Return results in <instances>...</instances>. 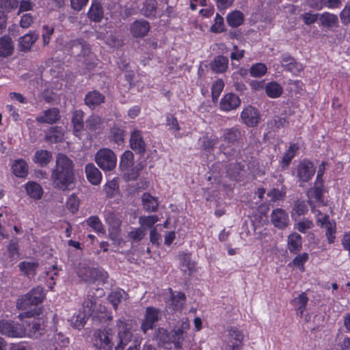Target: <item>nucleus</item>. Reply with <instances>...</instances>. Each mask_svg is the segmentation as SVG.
I'll return each instance as SVG.
<instances>
[{
	"instance_id": "ea45409f",
	"label": "nucleus",
	"mask_w": 350,
	"mask_h": 350,
	"mask_svg": "<svg viewBox=\"0 0 350 350\" xmlns=\"http://www.w3.org/2000/svg\"><path fill=\"white\" fill-rule=\"evenodd\" d=\"M144 208L146 211L155 212L158 208L157 200L148 193H145L142 198Z\"/></svg>"
},
{
	"instance_id": "a18cd8bd",
	"label": "nucleus",
	"mask_w": 350,
	"mask_h": 350,
	"mask_svg": "<svg viewBox=\"0 0 350 350\" xmlns=\"http://www.w3.org/2000/svg\"><path fill=\"white\" fill-rule=\"evenodd\" d=\"M63 132L59 127H52L46 135V139L51 143H57L62 140Z\"/></svg>"
},
{
	"instance_id": "4be33fe9",
	"label": "nucleus",
	"mask_w": 350,
	"mask_h": 350,
	"mask_svg": "<svg viewBox=\"0 0 350 350\" xmlns=\"http://www.w3.org/2000/svg\"><path fill=\"white\" fill-rule=\"evenodd\" d=\"M241 131L238 126H233L224 129L221 140L229 145H232L241 137Z\"/></svg>"
},
{
	"instance_id": "2f4dec72",
	"label": "nucleus",
	"mask_w": 350,
	"mask_h": 350,
	"mask_svg": "<svg viewBox=\"0 0 350 350\" xmlns=\"http://www.w3.org/2000/svg\"><path fill=\"white\" fill-rule=\"evenodd\" d=\"M52 159V154L46 150H38L35 152L33 161L41 167L47 165Z\"/></svg>"
},
{
	"instance_id": "473e14b6",
	"label": "nucleus",
	"mask_w": 350,
	"mask_h": 350,
	"mask_svg": "<svg viewBox=\"0 0 350 350\" xmlns=\"http://www.w3.org/2000/svg\"><path fill=\"white\" fill-rule=\"evenodd\" d=\"M103 14L101 4L98 1L93 2L88 13L89 18L94 22H100L103 18Z\"/></svg>"
},
{
	"instance_id": "680f3d73",
	"label": "nucleus",
	"mask_w": 350,
	"mask_h": 350,
	"mask_svg": "<svg viewBox=\"0 0 350 350\" xmlns=\"http://www.w3.org/2000/svg\"><path fill=\"white\" fill-rule=\"evenodd\" d=\"M105 42L111 47H119L123 44V40L118 35L112 32L106 38Z\"/></svg>"
},
{
	"instance_id": "603ef678",
	"label": "nucleus",
	"mask_w": 350,
	"mask_h": 350,
	"mask_svg": "<svg viewBox=\"0 0 350 350\" xmlns=\"http://www.w3.org/2000/svg\"><path fill=\"white\" fill-rule=\"evenodd\" d=\"M118 183L117 180L113 179L108 181L105 185L103 190L107 198H112L115 196L116 193L118 190Z\"/></svg>"
},
{
	"instance_id": "09e8293b",
	"label": "nucleus",
	"mask_w": 350,
	"mask_h": 350,
	"mask_svg": "<svg viewBox=\"0 0 350 350\" xmlns=\"http://www.w3.org/2000/svg\"><path fill=\"white\" fill-rule=\"evenodd\" d=\"M142 167L140 164L136 165H131L129 167L128 170L122 171L124 177L127 180H135L137 178L139 175V172L142 170Z\"/></svg>"
},
{
	"instance_id": "338daca9",
	"label": "nucleus",
	"mask_w": 350,
	"mask_h": 350,
	"mask_svg": "<svg viewBox=\"0 0 350 350\" xmlns=\"http://www.w3.org/2000/svg\"><path fill=\"white\" fill-rule=\"evenodd\" d=\"M146 233L144 228H136L129 233V237L134 241H139L144 237Z\"/></svg>"
},
{
	"instance_id": "9d476101",
	"label": "nucleus",
	"mask_w": 350,
	"mask_h": 350,
	"mask_svg": "<svg viewBox=\"0 0 350 350\" xmlns=\"http://www.w3.org/2000/svg\"><path fill=\"white\" fill-rule=\"evenodd\" d=\"M129 146L137 154L143 156L145 154L147 144L144 140L142 131L135 129L131 133Z\"/></svg>"
},
{
	"instance_id": "13d9d810",
	"label": "nucleus",
	"mask_w": 350,
	"mask_h": 350,
	"mask_svg": "<svg viewBox=\"0 0 350 350\" xmlns=\"http://www.w3.org/2000/svg\"><path fill=\"white\" fill-rule=\"evenodd\" d=\"M293 210V214H296L297 216L303 215L308 211L307 204L304 200H297L295 202Z\"/></svg>"
},
{
	"instance_id": "a211bd4d",
	"label": "nucleus",
	"mask_w": 350,
	"mask_h": 350,
	"mask_svg": "<svg viewBox=\"0 0 350 350\" xmlns=\"http://www.w3.org/2000/svg\"><path fill=\"white\" fill-rule=\"evenodd\" d=\"M185 303V295L180 292H172L170 298L167 302V308L171 312L183 309Z\"/></svg>"
},
{
	"instance_id": "e433bc0d",
	"label": "nucleus",
	"mask_w": 350,
	"mask_h": 350,
	"mask_svg": "<svg viewBox=\"0 0 350 350\" xmlns=\"http://www.w3.org/2000/svg\"><path fill=\"white\" fill-rule=\"evenodd\" d=\"M14 50L12 40L10 37L0 38V57H8L12 55Z\"/></svg>"
},
{
	"instance_id": "de8ad7c7",
	"label": "nucleus",
	"mask_w": 350,
	"mask_h": 350,
	"mask_svg": "<svg viewBox=\"0 0 350 350\" xmlns=\"http://www.w3.org/2000/svg\"><path fill=\"white\" fill-rule=\"evenodd\" d=\"M96 307V298H95L90 293L87 295V298L83 303V310L86 315H92Z\"/></svg>"
},
{
	"instance_id": "774afa93",
	"label": "nucleus",
	"mask_w": 350,
	"mask_h": 350,
	"mask_svg": "<svg viewBox=\"0 0 350 350\" xmlns=\"http://www.w3.org/2000/svg\"><path fill=\"white\" fill-rule=\"evenodd\" d=\"M339 15L343 24L350 23V5H346Z\"/></svg>"
},
{
	"instance_id": "a878e982",
	"label": "nucleus",
	"mask_w": 350,
	"mask_h": 350,
	"mask_svg": "<svg viewBox=\"0 0 350 350\" xmlns=\"http://www.w3.org/2000/svg\"><path fill=\"white\" fill-rule=\"evenodd\" d=\"M86 176L90 183L94 185L100 184L102 180V174L93 163H88L85 167Z\"/></svg>"
},
{
	"instance_id": "393cba45",
	"label": "nucleus",
	"mask_w": 350,
	"mask_h": 350,
	"mask_svg": "<svg viewBox=\"0 0 350 350\" xmlns=\"http://www.w3.org/2000/svg\"><path fill=\"white\" fill-rule=\"evenodd\" d=\"M105 97L97 90L89 92L85 96V103L90 109H94L105 102Z\"/></svg>"
},
{
	"instance_id": "4d7b16f0",
	"label": "nucleus",
	"mask_w": 350,
	"mask_h": 350,
	"mask_svg": "<svg viewBox=\"0 0 350 350\" xmlns=\"http://www.w3.org/2000/svg\"><path fill=\"white\" fill-rule=\"evenodd\" d=\"M120 232H121L120 225H116L114 226L109 227V238L113 241H114L115 243H117L118 244H120L122 241V239L120 238Z\"/></svg>"
},
{
	"instance_id": "cd10ccee",
	"label": "nucleus",
	"mask_w": 350,
	"mask_h": 350,
	"mask_svg": "<svg viewBox=\"0 0 350 350\" xmlns=\"http://www.w3.org/2000/svg\"><path fill=\"white\" fill-rule=\"evenodd\" d=\"M157 1L156 0H146L140 12L144 16L150 18L156 17L157 10Z\"/></svg>"
},
{
	"instance_id": "f3484780",
	"label": "nucleus",
	"mask_w": 350,
	"mask_h": 350,
	"mask_svg": "<svg viewBox=\"0 0 350 350\" xmlns=\"http://www.w3.org/2000/svg\"><path fill=\"white\" fill-rule=\"evenodd\" d=\"M271 221L275 227L284 229L289 224L288 215L285 210L277 208L271 213Z\"/></svg>"
},
{
	"instance_id": "6e6d98bb",
	"label": "nucleus",
	"mask_w": 350,
	"mask_h": 350,
	"mask_svg": "<svg viewBox=\"0 0 350 350\" xmlns=\"http://www.w3.org/2000/svg\"><path fill=\"white\" fill-rule=\"evenodd\" d=\"M111 140L118 144H120L124 142V131L118 127H113L110 131Z\"/></svg>"
},
{
	"instance_id": "f257e3e1",
	"label": "nucleus",
	"mask_w": 350,
	"mask_h": 350,
	"mask_svg": "<svg viewBox=\"0 0 350 350\" xmlns=\"http://www.w3.org/2000/svg\"><path fill=\"white\" fill-rule=\"evenodd\" d=\"M244 334L235 327H229L222 336L224 350H241L243 346Z\"/></svg>"
},
{
	"instance_id": "c9c22d12",
	"label": "nucleus",
	"mask_w": 350,
	"mask_h": 350,
	"mask_svg": "<svg viewBox=\"0 0 350 350\" xmlns=\"http://www.w3.org/2000/svg\"><path fill=\"white\" fill-rule=\"evenodd\" d=\"M12 169L14 174L20 178H24L28 172V165L23 159H18L14 161Z\"/></svg>"
},
{
	"instance_id": "37998d69",
	"label": "nucleus",
	"mask_w": 350,
	"mask_h": 350,
	"mask_svg": "<svg viewBox=\"0 0 350 350\" xmlns=\"http://www.w3.org/2000/svg\"><path fill=\"white\" fill-rule=\"evenodd\" d=\"M134 165V154L131 150H126L121 156L120 169L122 172L128 170L129 167Z\"/></svg>"
},
{
	"instance_id": "4468645a",
	"label": "nucleus",
	"mask_w": 350,
	"mask_h": 350,
	"mask_svg": "<svg viewBox=\"0 0 350 350\" xmlns=\"http://www.w3.org/2000/svg\"><path fill=\"white\" fill-rule=\"evenodd\" d=\"M318 225L325 230L327 242L332 244L335 241L336 226L334 220L329 219V215H323L318 218Z\"/></svg>"
},
{
	"instance_id": "c03bdc74",
	"label": "nucleus",
	"mask_w": 350,
	"mask_h": 350,
	"mask_svg": "<svg viewBox=\"0 0 350 350\" xmlns=\"http://www.w3.org/2000/svg\"><path fill=\"white\" fill-rule=\"evenodd\" d=\"M127 294L122 290L116 291L111 292L108 296V299L110 303L113 305L115 310L118 309L119 304L123 300L126 299Z\"/></svg>"
},
{
	"instance_id": "6ab92c4d",
	"label": "nucleus",
	"mask_w": 350,
	"mask_h": 350,
	"mask_svg": "<svg viewBox=\"0 0 350 350\" xmlns=\"http://www.w3.org/2000/svg\"><path fill=\"white\" fill-rule=\"evenodd\" d=\"M241 104L239 97L233 93L226 94L220 101V109L224 111H229L237 109Z\"/></svg>"
},
{
	"instance_id": "9b49d317",
	"label": "nucleus",
	"mask_w": 350,
	"mask_h": 350,
	"mask_svg": "<svg viewBox=\"0 0 350 350\" xmlns=\"http://www.w3.org/2000/svg\"><path fill=\"white\" fill-rule=\"evenodd\" d=\"M241 119L247 126L256 127L260 122V114L257 109L248 105L241 113Z\"/></svg>"
},
{
	"instance_id": "f03ea898",
	"label": "nucleus",
	"mask_w": 350,
	"mask_h": 350,
	"mask_svg": "<svg viewBox=\"0 0 350 350\" xmlns=\"http://www.w3.org/2000/svg\"><path fill=\"white\" fill-rule=\"evenodd\" d=\"M119 342L115 350H123L133 337V323L131 320L120 318L116 321Z\"/></svg>"
},
{
	"instance_id": "052dcab7",
	"label": "nucleus",
	"mask_w": 350,
	"mask_h": 350,
	"mask_svg": "<svg viewBox=\"0 0 350 350\" xmlns=\"http://www.w3.org/2000/svg\"><path fill=\"white\" fill-rule=\"evenodd\" d=\"M189 319L187 318H183L178 322L173 330L186 336L187 331L189 329Z\"/></svg>"
},
{
	"instance_id": "c85d7f7f",
	"label": "nucleus",
	"mask_w": 350,
	"mask_h": 350,
	"mask_svg": "<svg viewBox=\"0 0 350 350\" xmlns=\"http://www.w3.org/2000/svg\"><path fill=\"white\" fill-rule=\"evenodd\" d=\"M288 248L291 253L296 254L302 247L301 237L298 233L294 232L288 236Z\"/></svg>"
},
{
	"instance_id": "f8f14e48",
	"label": "nucleus",
	"mask_w": 350,
	"mask_h": 350,
	"mask_svg": "<svg viewBox=\"0 0 350 350\" xmlns=\"http://www.w3.org/2000/svg\"><path fill=\"white\" fill-rule=\"evenodd\" d=\"M315 167L313 163L308 160L301 161L297 168V176L301 183H308L315 174Z\"/></svg>"
},
{
	"instance_id": "b1692460",
	"label": "nucleus",
	"mask_w": 350,
	"mask_h": 350,
	"mask_svg": "<svg viewBox=\"0 0 350 350\" xmlns=\"http://www.w3.org/2000/svg\"><path fill=\"white\" fill-rule=\"evenodd\" d=\"M53 170L74 172L73 163L66 154L59 153L56 157L55 167Z\"/></svg>"
},
{
	"instance_id": "69168bd1",
	"label": "nucleus",
	"mask_w": 350,
	"mask_h": 350,
	"mask_svg": "<svg viewBox=\"0 0 350 350\" xmlns=\"http://www.w3.org/2000/svg\"><path fill=\"white\" fill-rule=\"evenodd\" d=\"M159 221V217L156 215L142 216L139 219V223L142 226L151 228Z\"/></svg>"
},
{
	"instance_id": "a19ab883",
	"label": "nucleus",
	"mask_w": 350,
	"mask_h": 350,
	"mask_svg": "<svg viewBox=\"0 0 350 350\" xmlns=\"http://www.w3.org/2000/svg\"><path fill=\"white\" fill-rule=\"evenodd\" d=\"M153 340H156L159 346H164L170 343V334L167 329L159 327L155 331Z\"/></svg>"
},
{
	"instance_id": "ddd939ff",
	"label": "nucleus",
	"mask_w": 350,
	"mask_h": 350,
	"mask_svg": "<svg viewBox=\"0 0 350 350\" xmlns=\"http://www.w3.org/2000/svg\"><path fill=\"white\" fill-rule=\"evenodd\" d=\"M159 310L154 307H148L146 310V314L141 324V329L144 334H146L148 330L152 329L154 324L158 321L159 317Z\"/></svg>"
},
{
	"instance_id": "aec40b11",
	"label": "nucleus",
	"mask_w": 350,
	"mask_h": 350,
	"mask_svg": "<svg viewBox=\"0 0 350 350\" xmlns=\"http://www.w3.org/2000/svg\"><path fill=\"white\" fill-rule=\"evenodd\" d=\"M39 267V262L36 260H25L18 264L20 271L28 278H33L36 274Z\"/></svg>"
},
{
	"instance_id": "39448f33",
	"label": "nucleus",
	"mask_w": 350,
	"mask_h": 350,
	"mask_svg": "<svg viewBox=\"0 0 350 350\" xmlns=\"http://www.w3.org/2000/svg\"><path fill=\"white\" fill-rule=\"evenodd\" d=\"M44 297L43 288L38 286L18 299L17 308L19 310H27L31 306H37L42 302Z\"/></svg>"
},
{
	"instance_id": "6e6552de",
	"label": "nucleus",
	"mask_w": 350,
	"mask_h": 350,
	"mask_svg": "<svg viewBox=\"0 0 350 350\" xmlns=\"http://www.w3.org/2000/svg\"><path fill=\"white\" fill-rule=\"evenodd\" d=\"M110 329H98L94 334V346L96 350H113V343Z\"/></svg>"
},
{
	"instance_id": "2eb2a0df",
	"label": "nucleus",
	"mask_w": 350,
	"mask_h": 350,
	"mask_svg": "<svg viewBox=\"0 0 350 350\" xmlns=\"http://www.w3.org/2000/svg\"><path fill=\"white\" fill-rule=\"evenodd\" d=\"M325 191L323 181L315 180L314 186L307 191L308 200L312 201V199H314L319 205H326L323 198V194Z\"/></svg>"
},
{
	"instance_id": "f704fd0d",
	"label": "nucleus",
	"mask_w": 350,
	"mask_h": 350,
	"mask_svg": "<svg viewBox=\"0 0 350 350\" xmlns=\"http://www.w3.org/2000/svg\"><path fill=\"white\" fill-rule=\"evenodd\" d=\"M27 193L35 200H39L42 198L43 190L42 187L36 182H28L25 185Z\"/></svg>"
},
{
	"instance_id": "4c0bfd02",
	"label": "nucleus",
	"mask_w": 350,
	"mask_h": 350,
	"mask_svg": "<svg viewBox=\"0 0 350 350\" xmlns=\"http://www.w3.org/2000/svg\"><path fill=\"white\" fill-rule=\"evenodd\" d=\"M83 114L82 111H76L74 112L72 118L74 132L75 135L78 137L84 129Z\"/></svg>"
},
{
	"instance_id": "7ed1b4c3",
	"label": "nucleus",
	"mask_w": 350,
	"mask_h": 350,
	"mask_svg": "<svg viewBox=\"0 0 350 350\" xmlns=\"http://www.w3.org/2000/svg\"><path fill=\"white\" fill-rule=\"evenodd\" d=\"M67 48L72 55L77 57L79 62L88 64V57L91 55V49L89 44L83 39L70 40L67 44Z\"/></svg>"
},
{
	"instance_id": "bf43d9fd",
	"label": "nucleus",
	"mask_w": 350,
	"mask_h": 350,
	"mask_svg": "<svg viewBox=\"0 0 350 350\" xmlns=\"http://www.w3.org/2000/svg\"><path fill=\"white\" fill-rule=\"evenodd\" d=\"M225 30L223 17L218 13L216 14L215 23L211 27V31L213 33H221Z\"/></svg>"
},
{
	"instance_id": "dca6fc26",
	"label": "nucleus",
	"mask_w": 350,
	"mask_h": 350,
	"mask_svg": "<svg viewBox=\"0 0 350 350\" xmlns=\"http://www.w3.org/2000/svg\"><path fill=\"white\" fill-rule=\"evenodd\" d=\"M43 321L40 319L33 318L26 322L27 327L24 328L25 334L29 338H38L43 334Z\"/></svg>"
},
{
	"instance_id": "0e129e2a",
	"label": "nucleus",
	"mask_w": 350,
	"mask_h": 350,
	"mask_svg": "<svg viewBox=\"0 0 350 350\" xmlns=\"http://www.w3.org/2000/svg\"><path fill=\"white\" fill-rule=\"evenodd\" d=\"M79 200L75 194L71 195L66 202V207L72 213H76L79 209Z\"/></svg>"
},
{
	"instance_id": "0eeeda50",
	"label": "nucleus",
	"mask_w": 350,
	"mask_h": 350,
	"mask_svg": "<svg viewBox=\"0 0 350 350\" xmlns=\"http://www.w3.org/2000/svg\"><path fill=\"white\" fill-rule=\"evenodd\" d=\"M51 180L55 188L65 191L74 183V172L52 170Z\"/></svg>"
},
{
	"instance_id": "412c9836",
	"label": "nucleus",
	"mask_w": 350,
	"mask_h": 350,
	"mask_svg": "<svg viewBox=\"0 0 350 350\" xmlns=\"http://www.w3.org/2000/svg\"><path fill=\"white\" fill-rule=\"evenodd\" d=\"M150 30L149 23L145 20H137L133 22L130 28L131 33L133 37L141 38L145 36Z\"/></svg>"
},
{
	"instance_id": "5fc2aeb1",
	"label": "nucleus",
	"mask_w": 350,
	"mask_h": 350,
	"mask_svg": "<svg viewBox=\"0 0 350 350\" xmlns=\"http://www.w3.org/2000/svg\"><path fill=\"white\" fill-rule=\"evenodd\" d=\"M224 87V82L221 79L215 81L212 85V100L216 102Z\"/></svg>"
},
{
	"instance_id": "72a5a7b5",
	"label": "nucleus",
	"mask_w": 350,
	"mask_h": 350,
	"mask_svg": "<svg viewBox=\"0 0 350 350\" xmlns=\"http://www.w3.org/2000/svg\"><path fill=\"white\" fill-rule=\"evenodd\" d=\"M102 123L101 118L98 116L92 115L85 121V130L88 132L99 133Z\"/></svg>"
},
{
	"instance_id": "8fccbe9b",
	"label": "nucleus",
	"mask_w": 350,
	"mask_h": 350,
	"mask_svg": "<svg viewBox=\"0 0 350 350\" xmlns=\"http://www.w3.org/2000/svg\"><path fill=\"white\" fill-rule=\"evenodd\" d=\"M88 225L92 228L96 232L105 234L104 226L98 216H91L87 219Z\"/></svg>"
},
{
	"instance_id": "3c124183",
	"label": "nucleus",
	"mask_w": 350,
	"mask_h": 350,
	"mask_svg": "<svg viewBox=\"0 0 350 350\" xmlns=\"http://www.w3.org/2000/svg\"><path fill=\"white\" fill-rule=\"evenodd\" d=\"M180 266L184 271H191L194 269V264L191 262V254L183 253L179 256Z\"/></svg>"
},
{
	"instance_id": "1a4fd4ad",
	"label": "nucleus",
	"mask_w": 350,
	"mask_h": 350,
	"mask_svg": "<svg viewBox=\"0 0 350 350\" xmlns=\"http://www.w3.org/2000/svg\"><path fill=\"white\" fill-rule=\"evenodd\" d=\"M0 333L12 338H21L25 335L23 325L14 321L0 320Z\"/></svg>"
},
{
	"instance_id": "7c9ffc66",
	"label": "nucleus",
	"mask_w": 350,
	"mask_h": 350,
	"mask_svg": "<svg viewBox=\"0 0 350 350\" xmlns=\"http://www.w3.org/2000/svg\"><path fill=\"white\" fill-rule=\"evenodd\" d=\"M319 20L323 27L327 28H332L337 26L338 23L337 15L327 12L320 14Z\"/></svg>"
},
{
	"instance_id": "20e7f679",
	"label": "nucleus",
	"mask_w": 350,
	"mask_h": 350,
	"mask_svg": "<svg viewBox=\"0 0 350 350\" xmlns=\"http://www.w3.org/2000/svg\"><path fill=\"white\" fill-rule=\"evenodd\" d=\"M78 275L88 283H104L108 278V274L103 269L90 267L84 265H80Z\"/></svg>"
},
{
	"instance_id": "c756f323",
	"label": "nucleus",
	"mask_w": 350,
	"mask_h": 350,
	"mask_svg": "<svg viewBox=\"0 0 350 350\" xmlns=\"http://www.w3.org/2000/svg\"><path fill=\"white\" fill-rule=\"evenodd\" d=\"M308 301V297L305 293H302L292 301V304L297 311V315L300 317L303 316Z\"/></svg>"
},
{
	"instance_id": "58836bf2",
	"label": "nucleus",
	"mask_w": 350,
	"mask_h": 350,
	"mask_svg": "<svg viewBox=\"0 0 350 350\" xmlns=\"http://www.w3.org/2000/svg\"><path fill=\"white\" fill-rule=\"evenodd\" d=\"M299 148V147L297 144H292L290 145L288 149L285 152L281 161L282 168L285 169L290 165L292 159L295 157Z\"/></svg>"
},
{
	"instance_id": "5701e85b",
	"label": "nucleus",
	"mask_w": 350,
	"mask_h": 350,
	"mask_svg": "<svg viewBox=\"0 0 350 350\" xmlns=\"http://www.w3.org/2000/svg\"><path fill=\"white\" fill-rule=\"evenodd\" d=\"M59 111L57 108H51L44 110L42 113L36 118L40 123L53 124L60 119Z\"/></svg>"
},
{
	"instance_id": "e2e57ef3",
	"label": "nucleus",
	"mask_w": 350,
	"mask_h": 350,
	"mask_svg": "<svg viewBox=\"0 0 350 350\" xmlns=\"http://www.w3.org/2000/svg\"><path fill=\"white\" fill-rule=\"evenodd\" d=\"M308 260V254L306 252L298 254L293 260V264L297 267L301 271H304V264Z\"/></svg>"
},
{
	"instance_id": "423d86ee",
	"label": "nucleus",
	"mask_w": 350,
	"mask_h": 350,
	"mask_svg": "<svg viewBox=\"0 0 350 350\" xmlns=\"http://www.w3.org/2000/svg\"><path fill=\"white\" fill-rule=\"evenodd\" d=\"M95 162L103 171H111L116 166L117 157L111 149L101 148L95 154Z\"/></svg>"
},
{
	"instance_id": "864d4df0",
	"label": "nucleus",
	"mask_w": 350,
	"mask_h": 350,
	"mask_svg": "<svg viewBox=\"0 0 350 350\" xmlns=\"http://www.w3.org/2000/svg\"><path fill=\"white\" fill-rule=\"evenodd\" d=\"M186 336L182 334H179L174 330L170 334V342L174 344V349L176 350H180L183 347V342L185 340Z\"/></svg>"
},
{
	"instance_id": "49530a36",
	"label": "nucleus",
	"mask_w": 350,
	"mask_h": 350,
	"mask_svg": "<svg viewBox=\"0 0 350 350\" xmlns=\"http://www.w3.org/2000/svg\"><path fill=\"white\" fill-rule=\"evenodd\" d=\"M227 22L232 27H239L243 22V14L240 11H233L228 15Z\"/></svg>"
},
{
	"instance_id": "bb28decb",
	"label": "nucleus",
	"mask_w": 350,
	"mask_h": 350,
	"mask_svg": "<svg viewBox=\"0 0 350 350\" xmlns=\"http://www.w3.org/2000/svg\"><path fill=\"white\" fill-rule=\"evenodd\" d=\"M38 34L34 31L29 32L20 38L19 48L21 51H28L33 44L37 40Z\"/></svg>"
},
{
	"instance_id": "79ce46f5",
	"label": "nucleus",
	"mask_w": 350,
	"mask_h": 350,
	"mask_svg": "<svg viewBox=\"0 0 350 350\" xmlns=\"http://www.w3.org/2000/svg\"><path fill=\"white\" fill-rule=\"evenodd\" d=\"M267 95L272 98H278L283 92L282 86L276 82H270L265 88Z\"/></svg>"
}]
</instances>
